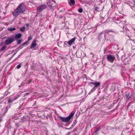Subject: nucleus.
Wrapping results in <instances>:
<instances>
[{
	"instance_id": "obj_1",
	"label": "nucleus",
	"mask_w": 135,
	"mask_h": 135,
	"mask_svg": "<svg viewBox=\"0 0 135 135\" xmlns=\"http://www.w3.org/2000/svg\"><path fill=\"white\" fill-rule=\"evenodd\" d=\"M26 7L23 3L19 4L13 12V16L17 17L21 13H23L26 10Z\"/></svg>"
},
{
	"instance_id": "obj_2",
	"label": "nucleus",
	"mask_w": 135,
	"mask_h": 135,
	"mask_svg": "<svg viewBox=\"0 0 135 135\" xmlns=\"http://www.w3.org/2000/svg\"><path fill=\"white\" fill-rule=\"evenodd\" d=\"M15 41L14 38L12 36L8 38L5 41V44L8 45H10Z\"/></svg>"
},
{
	"instance_id": "obj_3",
	"label": "nucleus",
	"mask_w": 135,
	"mask_h": 135,
	"mask_svg": "<svg viewBox=\"0 0 135 135\" xmlns=\"http://www.w3.org/2000/svg\"><path fill=\"white\" fill-rule=\"evenodd\" d=\"M115 58V56L114 55H109L107 56V60L108 61L111 63H113Z\"/></svg>"
},
{
	"instance_id": "obj_4",
	"label": "nucleus",
	"mask_w": 135,
	"mask_h": 135,
	"mask_svg": "<svg viewBox=\"0 0 135 135\" xmlns=\"http://www.w3.org/2000/svg\"><path fill=\"white\" fill-rule=\"evenodd\" d=\"M47 6L45 4L39 5L37 8V10L39 12H41L46 8Z\"/></svg>"
},
{
	"instance_id": "obj_5",
	"label": "nucleus",
	"mask_w": 135,
	"mask_h": 135,
	"mask_svg": "<svg viewBox=\"0 0 135 135\" xmlns=\"http://www.w3.org/2000/svg\"><path fill=\"white\" fill-rule=\"evenodd\" d=\"M90 83L91 84H92L94 85L95 86L94 87L96 89H97V88L99 87L100 86V85L101 84L99 82H91Z\"/></svg>"
},
{
	"instance_id": "obj_6",
	"label": "nucleus",
	"mask_w": 135,
	"mask_h": 135,
	"mask_svg": "<svg viewBox=\"0 0 135 135\" xmlns=\"http://www.w3.org/2000/svg\"><path fill=\"white\" fill-rule=\"evenodd\" d=\"M58 118L60 119L62 121L65 122H68V117L66 118L62 117L60 116H59Z\"/></svg>"
},
{
	"instance_id": "obj_7",
	"label": "nucleus",
	"mask_w": 135,
	"mask_h": 135,
	"mask_svg": "<svg viewBox=\"0 0 135 135\" xmlns=\"http://www.w3.org/2000/svg\"><path fill=\"white\" fill-rule=\"evenodd\" d=\"M36 40L34 39L32 42L31 46L30 47L31 49L34 48L36 46L37 44L36 43Z\"/></svg>"
},
{
	"instance_id": "obj_8",
	"label": "nucleus",
	"mask_w": 135,
	"mask_h": 135,
	"mask_svg": "<svg viewBox=\"0 0 135 135\" xmlns=\"http://www.w3.org/2000/svg\"><path fill=\"white\" fill-rule=\"evenodd\" d=\"M22 34L20 33H19L16 34L15 35L12 36L14 38V40L15 41L16 39L20 38Z\"/></svg>"
},
{
	"instance_id": "obj_9",
	"label": "nucleus",
	"mask_w": 135,
	"mask_h": 135,
	"mask_svg": "<svg viewBox=\"0 0 135 135\" xmlns=\"http://www.w3.org/2000/svg\"><path fill=\"white\" fill-rule=\"evenodd\" d=\"M76 39V37H74L69 41H68V44L70 46H71L72 44H73Z\"/></svg>"
},
{
	"instance_id": "obj_10",
	"label": "nucleus",
	"mask_w": 135,
	"mask_h": 135,
	"mask_svg": "<svg viewBox=\"0 0 135 135\" xmlns=\"http://www.w3.org/2000/svg\"><path fill=\"white\" fill-rule=\"evenodd\" d=\"M75 113V111H72L68 116V122H69L70 119H71L73 117Z\"/></svg>"
},
{
	"instance_id": "obj_11",
	"label": "nucleus",
	"mask_w": 135,
	"mask_h": 135,
	"mask_svg": "<svg viewBox=\"0 0 135 135\" xmlns=\"http://www.w3.org/2000/svg\"><path fill=\"white\" fill-rule=\"evenodd\" d=\"M47 4L49 6L51 7V9H52V7H54V6L52 5V1H49L47 2Z\"/></svg>"
},
{
	"instance_id": "obj_12",
	"label": "nucleus",
	"mask_w": 135,
	"mask_h": 135,
	"mask_svg": "<svg viewBox=\"0 0 135 135\" xmlns=\"http://www.w3.org/2000/svg\"><path fill=\"white\" fill-rule=\"evenodd\" d=\"M126 98L128 99H129L131 97V94L129 92L126 93Z\"/></svg>"
},
{
	"instance_id": "obj_13",
	"label": "nucleus",
	"mask_w": 135,
	"mask_h": 135,
	"mask_svg": "<svg viewBox=\"0 0 135 135\" xmlns=\"http://www.w3.org/2000/svg\"><path fill=\"white\" fill-rule=\"evenodd\" d=\"M68 3L70 6H72L75 4V2L74 0H70Z\"/></svg>"
},
{
	"instance_id": "obj_14",
	"label": "nucleus",
	"mask_w": 135,
	"mask_h": 135,
	"mask_svg": "<svg viewBox=\"0 0 135 135\" xmlns=\"http://www.w3.org/2000/svg\"><path fill=\"white\" fill-rule=\"evenodd\" d=\"M58 46L60 47H63V43L62 42H59L57 43Z\"/></svg>"
},
{
	"instance_id": "obj_15",
	"label": "nucleus",
	"mask_w": 135,
	"mask_h": 135,
	"mask_svg": "<svg viewBox=\"0 0 135 135\" xmlns=\"http://www.w3.org/2000/svg\"><path fill=\"white\" fill-rule=\"evenodd\" d=\"M16 30V28H12V27H9L8 28V30L9 31H13L15 30Z\"/></svg>"
},
{
	"instance_id": "obj_16",
	"label": "nucleus",
	"mask_w": 135,
	"mask_h": 135,
	"mask_svg": "<svg viewBox=\"0 0 135 135\" xmlns=\"http://www.w3.org/2000/svg\"><path fill=\"white\" fill-rule=\"evenodd\" d=\"M26 29V27L24 26L22 28H21L20 29V30L22 32H24Z\"/></svg>"
},
{
	"instance_id": "obj_17",
	"label": "nucleus",
	"mask_w": 135,
	"mask_h": 135,
	"mask_svg": "<svg viewBox=\"0 0 135 135\" xmlns=\"http://www.w3.org/2000/svg\"><path fill=\"white\" fill-rule=\"evenodd\" d=\"M101 128V127H98L97 128V129L95 130V133H97L98 132L99 130Z\"/></svg>"
},
{
	"instance_id": "obj_18",
	"label": "nucleus",
	"mask_w": 135,
	"mask_h": 135,
	"mask_svg": "<svg viewBox=\"0 0 135 135\" xmlns=\"http://www.w3.org/2000/svg\"><path fill=\"white\" fill-rule=\"evenodd\" d=\"M68 44V42H65V43L64 44H63V47H66Z\"/></svg>"
},
{
	"instance_id": "obj_19",
	"label": "nucleus",
	"mask_w": 135,
	"mask_h": 135,
	"mask_svg": "<svg viewBox=\"0 0 135 135\" xmlns=\"http://www.w3.org/2000/svg\"><path fill=\"white\" fill-rule=\"evenodd\" d=\"M6 48V46H2L1 49V51H3Z\"/></svg>"
},
{
	"instance_id": "obj_20",
	"label": "nucleus",
	"mask_w": 135,
	"mask_h": 135,
	"mask_svg": "<svg viewBox=\"0 0 135 135\" xmlns=\"http://www.w3.org/2000/svg\"><path fill=\"white\" fill-rule=\"evenodd\" d=\"M13 99H9L8 101V102L9 103H10L13 100Z\"/></svg>"
},
{
	"instance_id": "obj_21",
	"label": "nucleus",
	"mask_w": 135,
	"mask_h": 135,
	"mask_svg": "<svg viewBox=\"0 0 135 135\" xmlns=\"http://www.w3.org/2000/svg\"><path fill=\"white\" fill-rule=\"evenodd\" d=\"M83 9L81 8H80L78 10V11L80 13H81L83 12Z\"/></svg>"
},
{
	"instance_id": "obj_22",
	"label": "nucleus",
	"mask_w": 135,
	"mask_h": 135,
	"mask_svg": "<svg viewBox=\"0 0 135 135\" xmlns=\"http://www.w3.org/2000/svg\"><path fill=\"white\" fill-rule=\"evenodd\" d=\"M96 89L95 88L93 87L91 90V92H93Z\"/></svg>"
},
{
	"instance_id": "obj_23",
	"label": "nucleus",
	"mask_w": 135,
	"mask_h": 135,
	"mask_svg": "<svg viewBox=\"0 0 135 135\" xmlns=\"http://www.w3.org/2000/svg\"><path fill=\"white\" fill-rule=\"evenodd\" d=\"M22 42V40L20 39L18 40L17 44H20V43Z\"/></svg>"
},
{
	"instance_id": "obj_24",
	"label": "nucleus",
	"mask_w": 135,
	"mask_h": 135,
	"mask_svg": "<svg viewBox=\"0 0 135 135\" xmlns=\"http://www.w3.org/2000/svg\"><path fill=\"white\" fill-rule=\"evenodd\" d=\"M32 37L31 36H30L28 37V41L32 39Z\"/></svg>"
},
{
	"instance_id": "obj_25",
	"label": "nucleus",
	"mask_w": 135,
	"mask_h": 135,
	"mask_svg": "<svg viewBox=\"0 0 135 135\" xmlns=\"http://www.w3.org/2000/svg\"><path fill=\"white\" fill-rule=\"evenodd\" d=\"M21 65L20 64H19L18 65L17 67V69H19L21 67Z\"/></svg>"
},
{
	"instance_id": "obj_26",
	"label": "nucleus",
	"mask_w": 135,
	"mask_h": 135,
	"mask_svg": "<svg viewBox=\"0 0 135 135\" xmlns=\"http://www.w3.org/2000/svg\"><path fill=\"white\" fill-rule=\"evenodd\" d=\"M27 43V42H25L23 43L21 45H22V46H24L25 45H26V44Z\"/></svg>"
},
{
	"instance_id": "obj_27",
	"label": "nucleus",
	"mask_w": 135,
	"mask_h": 135,
	"mask_svg": "<svg viewBox=\"0 0 135 135\" xmlns=\"http://www.w3.org/2000/svg\"><path fill=\"white\" fill-rule=\"evenodd\" d=\"M113 32V31H111V30L109 31H108L107 32H106V33H108L109 32Z\"/></svg>"
},
{
	"instance_id": "obj_28",
	"label": "nucleus",
	"mask_w": 135,
	"mask_h": 135,
	"mask_svg": "<svg viewBox=\"0 0 135 135\" xmlns=\"http://www.w3.org/2000/svg\"><path fill=\"white\" fill-rule=\"evenodd\" d=\"M98 7H95V9L96 10H97V9H98Z\"/></svg>"
},
{
	"instance_id": "obj_29",
	"label": "nucleus",
	"mask_w": 135,
	"mask_h": 135,
	"mask_svg": "<svg viewBox=\"0 0 135 135\" xmlns=\"http://www.w3.org/2000/svg\"><path fill=\"white\" fill-rule=\"evenodd\" d=\"M134 7H135V1H134Z\"/></svg>"
},
{
	"instance_id": "obj_30",
	"label": "nucleus",
	"mask_w": 135,
	"mask_h": 135,
	"mask_svg": "<svg viewBox=\"0 0 135 135\" xmlns=\"http://www.w3.org/2000/svg\"><path fill=\"white\" fill-rule=\"evenodd\" d=\"M30 81H29V82H28L27 83V84H29L30 83Z\"/></svg>"
},
{
	"instance_id": "obj_31",
	"label": "nucleus",
	"mask_w": 135,
	"mask_h": 135,
	"mask_svg": "<svg viewBox=\"0 0 135 135\" xmlns=\"http://www.w3.org/2000/svg\"><path fill=\"white\" fill-rule=\"evenodd\" d=\"M107 30H106V31H105V32H107Z\"/></svg>"
},
{
	"instance_id": "obj_32",
	"label": "nucleus",
	"mask_w": 135,
	"mask_h": 135,
	"mask_svg": "<svg viewBox=\"0 0 135 135\" xmlns=\"http://www.w3.org/2000/svg\"><path fill=\"white\" fill-rule=\"evenodd\" d=\"M1 18V17L0 16V19Z\"/></svg>"
},
{
	"instance_id": "obj_33",
	"label": "nucleus",
	"mask_w": 135,
	"mask_h": 135,
	"mask_svg": "<svg viewBox=\"0 0 135 135\" xmlns=\"http://www.w3.org/2000/svg\"><path fill=\"white\" fill-rule=\"evenodd\" d=\"M102 33H100V34H102Z\"/></svg>"
},
{
	"instance_id": "obj_34",
	"label": "nucleus",
	"mask_w": 135,
	"mask_h": 135,
	"mask_svg": "<svg viewBox=\"0 0 135 135\" xmlns=\"http://www.w3.org/2000/svg\"><path fill=\"white\" fill-rule=\"evenodd\" d=\"M1 99V98H0V99Z\"/></svg>"
}]
</instances>
